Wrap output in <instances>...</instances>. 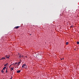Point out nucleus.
Returning a JSON list of instances; mask_svg holds the SVG:
<instances>
[{
	"instance_id": "obj_1",
	"label": "nucleus",
	"mask_w": 79,
	"mask_h": 79,
	"mask_svg": "<svg viewBox=\"0 0 79 79\" xmlns=\"http://www.w3.org/2000/svg\"><path fill=\"white\" fill-rule=\"evenodd\" d=\"M20 63H21V62H17L15 64V65H16V66H19V65L20 64Z\"/></svg>"
},
{
	"instance_id": "obj_2",
	"label": "nucleus",
	"mask_w": 79,
	"mask_h": 79,
	"mask_svg": "<svg viewBox=\"0 0 79 79\" xmlns=\"http://www.w3.org/2000/svg\"><path fill=\"white\" fill-rule=\"evenodd\" d=\"M22 68H26V64H23L22 66Z\"/></svg>"
},
{
	"instance_id": "obj_3",
	"label": "nucleus",
	"mask_w": 79,
	"mask_h": 79,
	"mask_svg": "<svg viewBox=\"0 0 79 79\" xmlns=\"http://www.w3.org/2000/svg\"><path fill=\"white\" fill-rule=\"evenodd\" d=\"M20 27V26H17L15 27L14 28V29H18V28H19Z\"/></svg>"
},
{
	"instance_id": "obj_4",
	"label": "nucleus",
	"mask_w": 79,
	"mask_h": 79,
	"mask_svg": "<svg viewBox=\"0 0 79 79\" xmlns=\"http://www.w3.org/2000/svg\"><path fill=\"white\" fill-rule=\"evenodd\" d=\"M5 57H6V58L8 59V58H10V56L6 55V56H5Z\"/></svg>"
},
{
	"instance_id": "obj_5",
	"label": "nucleus",
	"mask_w": 79,
	"mask_h": 79,
	"mask_svg": "<svg viewBox=\"0 0 79 79\" xmlns=\"http://www.w3.org/2000/svg\"><path fill=\"white\" fill-rule=\"evenodd\" d=\"M21 72V71L20 70H18L17 71V73H19Z\"/></svg>"
},
{
	"instance_id": "obj_6",
	"label": "nucleus",
	"mask_w": 79,
	"mask_h": 79,
	"mask_svg": "<svg viewBox=\"0 0 79 79\" xmlns=\"http://www.w3.org/2000/svg\"><path fill=\"white\" fill-rule=\"evenodd\" d=\"M13 68H14V67H11L10 68V69L11 70V71H12V70H14V69H13Z\"/></svg>"
},
{
	"instance_id": "obj_7",
	"label": "nucleus",
	"mask_w": 79,
	"mask_h": 79,
	"mask_svg": "<svg viewBox=\"0 0 79 79\" xmlns=\"http://www.w3.org/2000/svg\"><path fill=\"white\" fill-rule=\"evenodd\" d=\"M5 57H3L1 59V60H5Z\"/></svg>"
},
{
	"instance_id": "obj_8",
	"label": "nucleus",
	"mask_w": 79,
	"mask_h": 79,
	"mask_svg": "<svg viewBox=\"0 0 79 79\" xmlns=\"http://www.w3.org/2000/svg\"><path fill=\"white\" fill-rule=\"evenodd\" d=\"M19 58H21V54H19Z\"/></svg>"
},
{
	"instance_id": "obj_9",
	"label": "nucleus",
	"mask_w": 79,
	"mask_h": 79,
	"mask_svg": "<svg viewBox=\"0 0 79 79\" xmlns=\"http://www.w3.org/2000/svg\"><path fill=\"white\" fill-rule=\"evenodd\" d=\"M6 69V67H4L3 69V70H5Z\"/></svg>"
},
{
	"instance_id": "obj_10",
	"label": "nucleus",
	"mask_w": 79,
	"mask_h": 79,
	"mask_svg": "<svg viewBox=\"0 0 79 79\" xmlns=\"http://www.w3.org/2000/svg\"><path fill=\"white\" fill-rule=\"evenodd\" d=\"M7 71V68H6V73H8V71Z\"/></svg>"
},
{
	"instance_id": "obj_11",
	"label": "nucleus",
	"mask_w": 79,
	"mask_h": 79,
	"mask_svg": "<svg viewBox=\"0 0 79 79\" xmlns=\"http://www.w3.org/2000/svg\"><path fill=\"white\" fill-rule=\"evenodd\" d=\"M1 72H2V73H4V71H3V70H2L1 71Z\"/></svg>"
},
{
	"instance_id": "obj_12",
	"label": "nucleus",
	"mask_w": 79,
	"mask_h": 79,
	"mask_svg": "<svg viewBox=\"0 0 79 79\" xmlns=\"http://www.w3.org/2000/svg\"><path fill=\"white\" fill-rule=\"evenodd\" d=\"M8 64V63L6 64H5L4 65V66H6V65H7V64Z\"/></svg>"
},
{
	"instance_id": "obj_13",
	"label": "nucleus",
	"mask_w": 79,
	"mask_h": 79,
	"mask_svg": "<svg viewBox=\"0 0 79 79\" xmlns=\"http://www.w3.org/2000/svg\"><path fill=\"white\" fill-rule=\"evenodd\" d=\"M68 42H67V43H66V45H68Z\"/></svg>"
},
{
	"instance_id": "obj_14",
	"label": "nucleus",
	"mask_w": 79,
	"mask_h": 79,
	"mask_svg": "<svg viewBox=\"0 0 79 79\" xmlns=\"http://www.w3.org/2000/svg\"><path fill=\"white\" fill-rule=\"evenodd\" d=\"M77 44H79V41H77Z\"/></svg>"
},
{
	"instance_id": "obj_15",
	"label": "nucleus",
	"mask_w": 79,
	"mask_h": 79,
	"mask_svg": "<svg viewBox=\"0 0 79 79\" xmlns=\"http://www.w3.org/2000/svg\"><path fill=\"white\" fill-rule=\"evenodd\" d=\"M12 76H11V78L10 79H12Z\"/></svg>"
},
{
	"instance_id": "obj_16",
	"label": "nucleus",
	"mask_w": 79,
	"mask_h": 79,
	"mask_svg": "<svg viewBox=\"0 0 79 79\" xmlns=\"http://www.w3.org/2000/svg\"><path fill=\"white\" fill-rule=\"evenodd\" d=\"M60 60H62V58H60Z\"/></svg>"
},
{
	"instance_id": "obj_17",
	"label": "nucleus",
	"mask_w": 79,
	"mask_h": 79,
	"mask_svg": "<svg viewBox=\"0 0 79 79\" xmlns=\"http://www.w3.org/2000/svg\"><path fill=\"white\" fill-rule=\"evenodd\" d=\"M71 27H73V26H71Z\"/></svg>"
},
{
	"instance_id": "obj_18",
	"label": "nucleus",
	"mask_w": 79,
	"mask_h": 79,
	"mask_svg": "<svg viewBox=\"0 0 79 79\" xmlns=\"http://www.w3.org/2000/svg\"><path fill=\"white\" fill-rule=\"evenodd\" d=\"M62 59L63 60V59H64V58H63Z\"/></svg>"
},
{
	"instance_id": "obj_19",
	"label": "nucleus",
	"mask_w": 79,
	"mask_h": 79,
	"mask_svg": "<svg viewBox=\"0 0 79 79\" xmlns=\"http://www.w3.org/2000/svg\"><path fill=\"white\" fill-rule=\"evenodd\" d=\"M74 50H76V49H75Z\"/></svg>"
},
{
	"instance_id": "obj_20",
	"label": "nucleus",
	"mask_w": 79,
	"mask_h": 79,
	"mask_svg": "<svg viewBox=\"0 0 79 79\" xmlns=\"http://www.w3.org/2000/svg\"><path fill=\"white\" fill-rule=\"evenodd\" d=\"M21 57H22V58H23V56H22Z\"/></svg>"
},
{
	"instance_id": "obj_21",
	"label": "nucleus",
	"mask_w": 79,
	"mask_h": 79,
	"mask_svg": "<svg viewBox=\"0 0 79 79\" xmlns=\"http://www.w3.org/2000/svg\"><path fill=\"white\" fill-rule=\"evenodd\" d=\"M33 26H34V25H33Z\"/></svg>"
}]
</instances>
